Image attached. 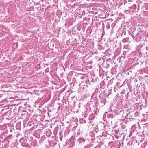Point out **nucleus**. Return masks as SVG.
Instances as JSON below:
<instances>
[{"instance_id": "obj_11", "label": "nucleus", "mask_w": 148, "mask_h": 148, "mask_svg": "<svg viewBox=\"0 0 148 148\" xmlns=\"http://www.w3.org/2000/svg\"><path fill=\"white\" fill-rule=\"evenodd\" d=\"M54 21L55 22H56V20H55Z\"/></svg>"}, {"instance_id": "obj_2", "label": "nucleus", "mask_w": 148, "mask_h": 148, "mask_svg": "<svg viewBox=\"0 0 148 148\" xmlns=\"http://www.w3.org/2000/svg\"><path fill=\"white\" fill-rule=\"evenodd\" d=\"M49 145L52 147H53L56 144V143H54V141H52L51 142H50L49 143Z\"/></svg>"}, {"instance_id": "obj_6", "label": "nucleus", "mask_w": 148, "mask_h": 148, "mask_svg": "<svg viewBox=\"0 0 148 148\" xmlns=\"http://www.w3.org/2000/svg\"><path fill=\"white\" fill-rule=\"evenodd\" d=\"M29 146V145L28 143H26V144H25V145H23V147H28Z\"/></svg>"}, {"instance_id": "obj_12", "label": "nucleus", "mask_w": 148, "mask_h": 148, "mask_svg": "<svg viewBox=\"0 0 148 148\" xmlns=\"http://www.w3.org/2000/svg\"><path fill=\"white\" fill-rule=\"evenodd\" d=\"M60 140H62L61 139V138H60Z\"/></svg>"}, {"instance_id": "obj_10", "label": "nucleus", "mask_w": 148, "mask_h": 148, "mask_svg": "<svg viewBox=\"0 0 148 148\" xmlns=\"http://www.w3.org/2000/svg\"><path fill=\"white\" fill-rule=\"evenodd\" d=\"M6 119H8V118H6Z\"/></svg>"}, {"instance_id": "obj_4", "label": "nucleus", "mask_w": 148, "mask_h": 148, "mask_svg": "<svg viewBox=\"0 0 148 148\" xmlns=\"http://www.w3.org/2000/svg\"><path fill=\"white\" fill-rule=\"evenodd\" d=\"M80 121L81 123H84L86 122V121L84 119H81L80 120Z\"/></svg>"}, {"instance_id": "obj_9", "label": "nucleus", "mask_w": 148, "mask_h": 148, "mask_svg": "<svg viewBox=\"0 0 148 148\" xmlns=\"http://www.w3.org/2000/svg\"><path fill=\"white\" fill-rule=\"evenodd\" d=\"M59 107H60V106H59V107L58 108V110H59Z\"/></svg>"}, {"instance_id": "obj_3", "label": "nucleus", "mask_w": 148, "mask_h": 148, "mask_svg": "<svg viewBox=\"0 0 148 148\" xmlns=\"http://www.w3.org/2000/svg\"><path fill=\"white\" fill-rule=\"evenodd\" d=\"M103 125V128L105 129H107L109 127L108 125H107L105 123H101V125Z\"/></svg>"}, {"instance_id": "obj_8", "label": "nucleus", "mask_w": 148, "mask_h": 148, "mask_svg": "<svg viewBox=\"0 0 148 148\" xmlns=\"http://www.w3.org/2000/svg\"><path fill=\"white\" fill-rule=\"evenodd\" d=\"M109 110L110 111H111L112 110V109H111V108H110V109H109Z\"/></svg>"}, {"instance_id": "obj_7", "label": "nucleus", "mask_w": 148, "mask_h": 148, "mask_svg": "<svg viewBox=\"0 0 148 148\" xmlns=\"http://www.w3.org/2000/svg\"><path fill=\"white\" fill-rule=\"evenodd\" d=\"M26 143H22V144H21V145L22 146H23V145H25V144H26Z\"/></svg>"}, {"instance_id": "obj_5", "label": "nucleus", "mask_w": 148, "mask_h": 148, "mask_svg": "<svg viewBox=\"0 0 148 148\" xmlns=\"http://www.w3.org/2000/svg\"><path fill=\"white\" fill-rule=\"evenodd\" d=\"M19 141L22 144V143H23L24 141V140L23 138H21L20 139Z\"/></svg>"}, {"instance_id": "obj_1", "label": "nucleus", "mask_w": 148, "mask_h": 148, "mask_svg": "<svg viewBox=\"0 0 148 148\" xmlns=\"http://www.w3.org/2000/svg\"><path fill=\"white\" fill-rule=\"evenodd\" d=\"M85 142V140L84 139L80 138L78 139L77 143H78L79 145H81L84 143Z\"/></svg>"}]
</instances>
